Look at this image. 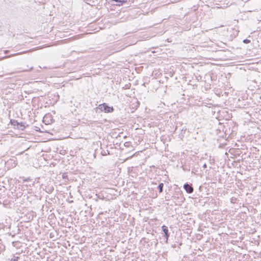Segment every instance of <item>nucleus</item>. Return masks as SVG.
Wrapping results in <instances>:
<instances>
[{
  "label": "nucleus",
  "mask_w": 261,
  "mask_h": 261,
  "mask_svg": "<svg viewBox=\"0 0 261 261\" xmlns=\"http://www.w3.org/2000/svg\"><path fill=\"white\" fill-rule=\"evenodd\" d=\"M98 108L101 111H103L105 113H111L114 111V109L112 107L108 106L106 103L99 105Z\"/></svg>",
  "instance_id": "1"
},
{
  "label": "nucleus",
  "mask_w": 261,
  "mask_h": 261,
  "mask_svg": "<svg viewBox=\"0 0 261 261\" xmlns=\"http://www.w3.org/2000/svg\"><path fill=\"white\" fill-rule=\"evenodd\" d=\"M162 231L164 232L165 234V237L166 238V243H167L168 238L169 237V233L168 232V227L165 225H163L162 226Z\"/></svg>",
  "instance_id": "2"
},
{
  "label": "nucleus",
  "mask_w": 261,
  "mask_h": 261,
  "mask_svg": "<svg viewBox=\"0 0 261 261\" xmlns=\"http://www.w3.org/2000/svg\"><path fill=\"white\" fill-rule=\"evenodd\" d=\"M184 188L188 193H192L193 192V188L191 185L185 184L184 186Z\"/></svg>",
  "instance_id": "3"
},
{
  "label": "nucleus",
  "mask_w": 261,
  "mask_h": 261,
  "mask_svg": "<svg viewBox=\"0 0 261 261\" xmlns=\"http://www.w3.org/2000/svg\"><path fill=\"white\" fill-rule=\"evenodd\" d=\"M163 187H164L163 183H160L159 185V186L158 187V189L159 190L160 193H162L163 192Z\"/></svg>",
  "instance_id": "4"
},
{
  "label": "nucleus",
  "mask_w": 261,
  "mask_h": 261,
  "mask_svg": "<svg viewBox=\"0 0 261 261\" xmlns=\"http://www.w3.org/2000/svg\"><path fill=\"white\" fill-rule=\"evenodd\" d=\"M10 122L11 124L14 126L18 125V124H19V123L17 120L14 119H11Z\"/></svg>",
  "instance_id": "5"
},
{
  "label": "nucleus",
  "mask_w": 261,
  "mask_h": 261,
  "mask_svg": "<svg viewBox=\"0 0 261 261\" xmlns=\"http://www.w3.org/2000/svg\"><path fill=\"white\" fill-rule=\"evenodd\" d=\"M19 259V257L13 255V258L11 259L10 261H18Z\"/></svg>",
  "instance_id": "6"
},
{
  "label": "nucleus",
  "mask_w": 261,
  "mask_h": 261,
  "mask_svg": "<svg viewBox=\"0 0 261 261\" xmlns=\"http://www.w3.org/2000/svg\"><path fill=\"white\" fill-rule=\"evenodd\" d=\"M244 43H249L250 42V40H248L247 39H244L243 41Z\"/></svg>",
  "instance_id": "7"
},
{
  "label": "nucleus",
  "mask_w": 261,
  "mask_h": 261,
  "mask_svg": "<svg viewBox=\"0 0 261 261\" xmlns=\"http://www.w3.org/2000/svg\"><path fill=\"white\" fill-rule=\"evenodd\" d=\"M18 125H20L21 127H23V128H25L24 123L23 122L19 123V124H18Z\"/></svg>",
  "instance_id": "8"
},
{
  "label": "nucleus",
  "mask_w": 261,
  "mask_h": 261,
  "mask_svg": "<svg viewBox=\"0 0 261 261\" xmlns=\"http://www.w3.org/2000/svg\"><path fill=\"white\" fill-rule=\"evenodd\" d=\"M20 53H18V54H13V55H10V56H7V57H5V58H9V57H12V56H15V55H19L20 54Z\"/></svg>",
  "instance_id": "9"
},
{
  "label": "nucleus",
  "mask_w": 261,
  "mask_h": 261,
  "mask_svg": "<svg viewBox=\"0 0 261 261\" xmlns=\"http://www.w3.org/2000/svg\"><path fill=\"white\" fill-rule=\"evenodd\" d=\"M50 117V115L49 114H48V115H46L44 117V119H47L48 117Z\"/></svg>",
  "instance_id": "10"
},
{
  "label": "nucleus",
  "mask_w": 261,
  "mask_h": 261,
  "mask_svg": "<svg viewBox=\"0 0 261 261\" xmlns=\"http://www.w3.org/2000/svg\"><path fill=\"white\" fill-rule=\"evenodd\" d=\"M30 178H25L23 180V182H25V181H28L29 180H30Z\"/></svg>",
  "instance_id": "11"
},
{
  "label": "nucleus",
  "mask_w": 261,
  "mask_h": 261,
  "mask_svg": "<svg viewBox=\"0 0 261 261\" xmlns=\"http://www.w3.org/2000/svg\"><path fill=\"white\" fill-rule=\"evenodd\" d=\"M207 167V165L206 164H204L203 165V168L204 169L206 168Z\"/></svg>",
  "instance_id": "12"
},
{
  "label": "nucleus",
  "mask_w": 261,
  "mask_h": 261,
  "mask_svg": "<svg viewBox=\"0 0 261 261\" xmlns=\"http://www.w3.org/2000/svg\"><path fill=\"white\" fill-rule=\"evenodd\" d=\"M62 176H63V178H65V177L67 176V175H66L65 174H63Z\"/></svg>",
  "instance_id": "13"
},
{
  "label": "nucleus",
  "mask_w": 261,
  "mask_h": 261,
  "mask_svg": "<svg viewBox=\"0 0 261 261\" xmlns=\"http://www.w3.org/2000/svg\"><path fill=\"white\" fill-rule=\"evenodd\" d=\"M29 69H25V70H24V71H29Z\"/></svg>",
  "instance_id": "14"
},
{
  "label": "nucleus",
  "mask_w": 261,
  "mask_h": 261,
  "mask_svg": "<svg viewBox=\"0 0 261 261\" xmlns=\"http://www.w3.org/2000/svg\"><path fill=\"white\" fill-rule=\"evenodd\" d=\"M2 76H3V75H0V77H2Z\"/></svg>",
  "instance_id": "15"
}]
</instances>
